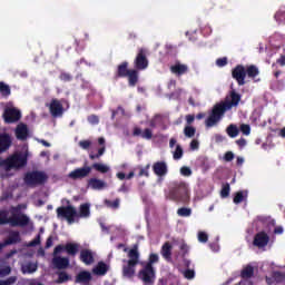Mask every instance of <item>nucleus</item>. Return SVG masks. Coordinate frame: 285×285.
<instances>
[{
  "label": "nucleus",
  "instance_id": "1",
  "mask_svg": "<svg viewBox=\"0 0 285 285\" xmlns=\"http://www.w3.org/2000/svg\"><path fill=\"white\" fill-rule=\"evenodd\" d=\"M240 101L242 95L237 92V90L232 89L226 96L225 100L214 105L209 116L205 120L206 128L217 126V124L224 119L226 112H228V110H233V108H237Z\"/></svg>",
  "mask_w": 285,
  "mask_h": 285
},
{
  "label": "nucleus",
  "instance_id": "2",
  "mask_svg": "<svg viewBox=\"0 0 285 285\" xmlns=\"http://www.w3.org/2000/svg\"><path fill=\"white\" fill-rule=\"evenodd\" d=\"M28 166V156L22 153L16 151L6 159H0V168L10 173V170H21Z\"/></svg>",
  "mask_w": 285,
  "mask_h": 285
},
{
  "label": "nucleus",
  "instance_id": "3",
  "mask_svg": "<svg viewBox=\"0 0 285 285\" xmlns=\"http://www.w3.org/2000/svg\"><path fill=\"white\" fill-rule=\"evenodd\" d=\"M128 61H122L117 66L115 79H125L128 78V86L135 88L139 83V71L137 69H128Z\"/></svg>",
  "mask_w": 285,
  "mask_h": 285
},
{
  "label": "nucleus",
  "instance_id": "4",
  "mask_svg": "<svg viewBox=\"0 0 285 285\" xmlns=\"http://www.w3.org/2000/svg\"><path fill=\"white\" fill-rule=\"evenodd\" d=\"M4 224H10L12 228H16L17 226L23 227L30 224V218L26 214L14 215L8 218V212L0 210V226H3Z\"/></svg>",
  "mask_w": 285,
  "mask_h": 285
},
{
  "label": "nucleus",
  "instance_id": "5",
  "mask_svg": "<svg viewBox=\"0 0 285 285\" xmlns=\"http://www.w3.org/2000/svg\"><path fill=\"white\" fill-rule=\"evenodd\" d=\"M168 198L171 202H180V204H188V186L186 183H175V186L169 190Z\"/></svg>",
  "mask_w": 285,
  "mask_h": 285
},
{
  "label": "nucleus",
  "instance_id": "6",
  "mask_svg": "<svg viewBox=\"0 0 285 285\" xmlns=\"http://www.w3.org/2000/svg\"><path fill=\"white\" fill-rule=\"evenodd\" d=\"M127 265L122 267V275L130 278L135 277V266L139 264V249L137 245L129 249Z\"/></svg>",
  "mask_w": 285,
  "mask_h": 285
},
{
  "label": "nucleus",
  "instance_id": "7",
  "mask_svg": "<svg viewBox=\"0 0 285 285\" xmlns=\"http://www.w3.org/2000/svg\"><path fill=\"white\" fill-rule=\"evenodd\" d=\"M48 181V175L43 171L35 170L28 171L24 175V184L27 186H43Z\"/></svg>",
  "mask_w": 285,
  "mask_h": 285
},
{
  "label": "nucleus",
  "instance_id": "8",
  "mask_svg": "<svg viewBox=\"0 0 285 285\" xmlns=\"http://www.w3.org/2000/svg\"><path fill=\"white\" fill-rule=\"evenodd\" d=\"M56 213L57 217L66 219L68 224H75V219H77V208L72 205L58 207Z\"/></svg>",
  "mask_w": 285,
  "mask_h": 285
},
{
  "label": "nucleus",
  "instance_id": "9",
  "mask_svg": "<svg viewBox=\"0 0 285 285\" xmlns=\"http://www.w3.org/2000/svg\"><path fill=\"white\" fill-rule=\"evenodd\" d=\"M155 278H156L155 267H148L147 265H145L144 268H141L138 272V279H141V282L145 285L155 284Z\"/></svg>",
  "mask_w": 285,
  "mask_h": 285
},
{
  "label": "nucleus",
  "instance_id": "10",
  "mask_svg": "<svg viewBox=\"0 0 285 285\" xmlns=\"http://www.w3.org/2000/svg\"><path fill=\"white\" fill-rule=\"evenodd\" d=\"M79 248H81V245L78 243H67L66 245H58L53 249V255H60V253H63V250H66L67 255H70V257H76L77 253H79Z\"/></svg>",
  "mask_w": 285,
  "mask_h": 285
},
{
  "label": "nucleus",
  "instance_id": "11",
  "mask_svg": "<svg viewBox=\"0 0 285 285\" xmlns=\"http://www.w3.org/2000/svg\"><path fill=\"white\" fill-rule=\"evenodd\" d=\"M148 51L146 49L140 48L138 49V53L134 60V68L139 72V70H146L148 68Z\"/></svg>",
  "mask_w": 285,
  "mask_h": 285
},
{
  "label": "nucleus",
  "instance_id": "12",
  "mask_svg": "<svg viewBox=\"0 0 285 285\" xmlns=\"http://www.w3.org/2000/svg\"><path fill=\"white\" fill-rule=\"evenodd\" d=\"M4 124H17L21 119V111L14 107L4 109L3 115Z\"/></svg>",
  "mask_w": 285,
  "mask_h": 285
},
{
  "label": "nucleus",
  "instance_id": "13",
  "mask_svg": "<svg viewBox=\"0 0 285 285\" xmlns=\"http://www.w3.org/2000/svg\"><path fill=\"white\" fill-rule=\"evenodd\" d=\"M92 173V167L83 166L80 168H76L68 174V178L72 179V181H77L79 179H86Z\"/></svg>",
  "mask_w": 285,
  "mask_h": 285
},
{
  "label": "nucleus",
  "instance_id": "14",
  "mask_svg": "<svg viewBox=\"0 0 285 285\" xmlns=\"http://www.w3.org/2000/svg\"><path fill=\"white\" fill-rule=\"evenodd\" d=\"M232 77L238 83V86H246V68L243 65H237L232 70Z\"/></svg>",
  "mask_w": 285,
  "mask_h": 285
},
{
  "label": "nucleus",
  "instance_id": "15",
  "mask_svg": "<svg viewBox=\"0 0 285 285\" xmlns=\"http://www.w3.org/2000/svg\"><path fill=\"white\" fill-rule=\"evenodd\" d=\"M268 242H271V236H268L266 232H258L254 236L253 246L256 248H266Z\"/></svg>",
  "mask_w": 285,
  "mask_h": 285
},
{
  "label": "nucleus",
  "instance_id": "16",
  "mask_svg": "<svg viewBox=\"0 0 285 285\" xmlns=\"http://www.w3.org/2000/svg\"><path fill=\"white\" fill-rule=\"evenodd\" d=\"M49 108L51 117H62L63 115V105L57 98L51 99V102L47 105Z\"/></svg>",
  "mask_w": 285,
  "mask_h": 285
},
{
  "label": "nucleus",
  "instance_id": "17",
  "mask_svg": "<svg viewBox=\"0 0 285 285\" xmlns=\"http://www.w3.org/2000/svg\"><path fill=\"white\" fill-rule=\"evenodd\" d=\"M51 263L53 268H57L58 271H63L68 268V266H70V258L53 255Z\"/></svg>",
  "mask_w": 285,
  "mask_h": 285
},
{
  "label": "nucleus",
  "instance_id": "18",
  "mask_svg": "<svg viewBox=\"0 0 285 285\" xmlns=\"http://www.w3.org/2000/svg\"><path fill=\"white\" fill-rule=\"evenodd\" d=\"M10 146H12V138L10 137V134H0V155L8 153V150H10Z\"/></svg>",
  "mask_w": 285,
  "mask_h": 285
},
{
  "label": "nucleus",
  "instance_id": "19",
  "mask_svg": "<svg viewBox=\"0 0 285 285\" xmlns=\"http://www.w3.org/2000/svg\"><path fill=\"white\" fill-rule=\"evenodd\" d=\"M87 187L91 188V190H104L108 188V183L106 180H101L99 178H90L87 181Z\"/></svg>",
  "mask_w": 285,
  "mask_h": 285
},
{
  "label": "nucleus",
  "instance_id": "20",
  "mask_svg": "<svg viewBox=\"0 0 285 285\" xmlns=\"http://www.w3.org/2000/svg\"><path fill=\"white\" fill-rule=\"evenodd\" d=\"M153 170L157 177H166L168 175V164L166 161H156L153 165Z\"/></svg>",
  "mask_w": 285,
  "mask_h": 285
},
{
  "label": "nucleus",
  "instance_id": "21",
  "mask_svg": "<svg viewBox=\"0 0 285 285\" xmlns=\"http://www.w3.org/2000/svg\"><path fill=\"white\" fill-rule=\"evenodd\" d=\"M79 259L86 266H90V265L95 264V254H92V250H90V249H82L80 252Z\"/></svg>",
  "mask_w": 285,
  "mask_h": 285
},
{
  "label": "nucleus",
  "instance_id": "22",
  "mask_svg": "<svg viewBox=\"0 0 285 285\" xmlns=\"http://www.w3.org/2000/svg\"><path fill=\"white\" fill-rule=\"evenodd\" d=\"M28 125L21 122L16 127V137L19 141H26L28 139Z\"/></svg>",
  "mask_w": 285,
  "mask_h": 285
},
{
  "label": "nucleus",
  "instance_id": "23",
  "mask_svg": "<svg viewBox=\"0 0 285 285\" xmlns=\"http://www.w3.org/2000/svg\"><path fill=\"white\" fill-rule=\"evenodd\" d=\"M170 72L173 75H176V77H181L184 75H187L188 66L180 62H176L170 67Z\"/></svg>",
  "mask_w": 285,
  "mask_h": 285
},
{
  "label": "nucleus",
  "instance_id": "24",
  "mask_svg": "<svg viewBox=\"0 0 285 285\" xmlns=\"http://www.w3.org/2000/svg\"><path fill=\"white\" fill-rule=\"evenodd\" d=\"M90 282H92V274L88 271H82L76 276V284L88 285Z\"/></svg>",
  "mask_w": 285,
  "mask_h": 285
},
{
  "label": "nucleus",
  "instance_id": "25",
  "mask_svg": "<svg viewBox=\"0 0 285 285\" xmlns=\"http://www.w3.org/2000/svg\"><path fill=\"white\" fill-rule=\"evenodd\" d=\"M132 137H141L142 139H153V129L146 128L141 131V128L135 127L132 130Z\"/></svg>",
  "mask_w": 285,
  "mask_h": 285
},
{
  "label": "nucleus",
  "instance_id": "26",
  "mask_svg": "<svg viewBox=\"0 0 285 285\" xmlns=\"http://www.w3.org/2000/svg\"><path fill=\"white\" fill-rule=\"evenodd\" d=\"M21 242V234L17 230H11L9 236L4 240L6 246H12L13 244H19Z\"/></svg>",
  "mask_w": 285,
  "mask_h": 285
},
{
  "label": "nucleus",
  "instance_id": "27",
  "mask_svg": "<svg viewBox=\"0 0 285 285\" xmlns=\"http://www.w3.org/2000/svg\"><path fill=\"white\" fill-rule=\"evenodd\" d=\"M88 217H90V204H81L79 206V213H77V219H88Z\"/></svg>",
  "mask_w": 285,
  "mask_h": 285
},
{
  "label": "nucleus",
  "instance_id": "28",
  "mask_svg": "<svg viewBox=\"0 0 285 285\" xmlns=\"http://www.w3.org/2000/svg\"><path fill=\"white\" fill-rule=\"evenodd\" d=\"M160 255L164 257V259L170 261L173 257V245L169 242H166L161 246Z\"/></svg>",
  "mask_w": 285,
  "mask_h": 285
},
{
  "label": "nucleus",
  "instance_id": "29",
  "mask_svg": "<svg viewBox=\"0 0 285 285\" xmlns=\"http://www.w3.org/2000/svg\"><path fill=\"white\" fill-rule=\"evenodd\" d=\"M254 275H255V267H253L252 265H247L240 272V277L243 279H250V277H253Z\"/></svg>",
  "mask_w": 285,
  "mask_h": 285
},
{
  "label": "nucleus",
  "instance_id": "30",
  "mask_svg": "<svg viewBox=\"0 0 285 285\" xmlns=\"http://www.w3.org/2000/svg\"><path fill=\"white\" fill-rule=\"evenodd\" d=\"M248 199V191L239 190L234 195V204H242V202H246Z\"/></svg>",
  "mask_w": 285,
  "mask_h": 285
},
{
  "label": "nucleus",
  "instance_id": "31",
  "mask_svg": "<svg viewBox=\"0 0 285 285\" xmlns=\"http://www.w3.org/2000/svg\"><path fill=\"white\" fill-rule=\"evenodd\" d=\"M94 273L95 275H106V273H108V265L104 262H99L94 268Z\"/></svg>",
  "mask_w": 285,
  "mask_h": 285
},
{
  "label": "nucleus",
  "instance_id": "32",
  "mask_svg": "<svg viewBox=\"0 0 285 285\" xmlns=\"http://www.w3.org/2000/svg\"><path fill=\"white\" fill-rule=\"evenodd\" d=\"M245 72L247 77H249V79H255V77L259 75V69L257 68V66L252 65L245 69Z\"/></svg>",
  "mask_w": 285,
  "mask_h": 285
},
{
  "label": "nucleus",
  "instance_id": "33",
  "mask_svg": "<svg viewBox=\"0 0 285 285\" xmlns=\"http://www.w3.org/2000/svg\"><path fill=\"white\" fill-rule=\"evenodd\" d=\"M226 134L232 139H235L239 135V128H237V125L232 124L226 128Z\"/></svg>",
  "mask_w": 285,
  "mask_h": 285
},
{
  "label": "nucleus",
  "instance_id": "34",
  "mask_svg": "<svg viewBox=\"0 0 285 285\" xmlns=\"http://www.w3.org/2000/svg\"><path fill=\"white\" fill-rule=\"evenodd\" d=\"M91 168H94V170H97V173H101L102 175H106V173L110 171V167L99 163L92 164Z\"/></svg>",
  "mask_w": 285,
  "mask_h": 285
},
{
  "label": "nucleus",
  "instance_id": "35",
  "mask_svg": "<svg viewBox=\"0 0 285 285\" xmlns=\"http://www.w3.org/2000/svg\"><path fill=\"white\" fill-rule=\"evenodd\" d=\"M272 275L276 284H285V273L275 271L272 273Z\"/></svg>",
  "mask_w": 285,
  "mask_h": 285
},
{
  "label": "nucleus",
  "instance_id": "36",
  "mask_svg": "<svg viewBox=\"0 0 285 285\" xmlns=\"http://www.w3.org/2000/svg\"><path fill=\"white\" fill-rule=\"evenodd\" d=\"M120 204L121 200L119 198H116L115 200L105 199V206H107V208H112V210H117Z\"/></svg>",
  "mask_w": 285,
  "mask_h": 285
},
{
  "label": "nucleus",
  "instance_id": "37",
  "mask_svg": "<svg viewBox=\"0 0 285 285\" xmlns=\"http://www.w3.org/2000/svg\"><path fill=\"white\" fill-rule=\"evenodd\" d=\"M177 215L178 217H190V215H193V209L188 207L178 208Z\"/></svg>",
  "mask_w": 285,
  "mask_h": 285
},
{
  "label": "nucleus",
  "instance_id": "38",
  "mask_svg": "<svg viewBox=\"0 0 285 285\" xmlns=\"http://www.w3.org/2000/svg\"><path fill=\"white\" fill-rule=\"evenodd\" d=\"M37 268H38L37 264L28 263L22 267V273H29V274L37 273Z\"/></svg>",
  "mask_w": 285,
  "mask_h": 285
},
{
  "label": "nucleus",
  "instance_id": "39",
  "mask_svg": "<svg viewBox=\"0 0 285 285\" xmlns=\"http://www.w3.org/2000/svg\"><path fill=\"white\" fill-rule=\"evenodd\" d=\"M229 196H230V184L226 183L222 187L220 197L223 199H226V197H229Z\"/></svg>",
  "mask_w": 285,
  "mask_h": 285
},
{
  "label": "nucleus",
  "instance_id": "40",
  "mask_svg": "<svg viewBox=\"0 0 285 285\" xmlns=\"http://www.w3.org/2000/svg\"><path fill=\"white\" fill-rule=\"evenodd\" d=\"M159 262V255L151 253L149 255L148 262L145 266H148L149 268H153V264H157Z\"/></svg>",
  "mask_w": 285,
  "mask_h": 285
},
{
  "label": "nucleus",
  "instance_id": "41",
  "mask_svg": "<svg viewBox=\"0 0 285 285\" xmlns=\"http://www.w3.org/2000/svg\"><path fill=\"white\" fill-rule=\"evenodd\" d=\"M195 132H197V129H195V127H193V126H186L184 128V135H185V137H188L189 139L195 137Z\"/></svg>",
  "mask_w": 285,
  "mask_h": 285
},
{
  "label": "nucleus",
  "instance_id": "42",
  "mask_svg": "<svg viewBox=\"0 0 285 285\" xmlns=\"http://www.w3.org/2000/svg\"><path fill=\"white\" fill-rule=\"evenodd\" d=\"M68 281H70V275H68V273L66 272L58 273L57 284H63Z\"/></svg>",
  "mask_w": 285,
  "mask_h": 285
},
{
  "label": "nucleus",
  "instance_id": "43",
  "mask_svg": "<svg viewBox=\"0 0 285 285\" xmlns=\"http://www.w3.org/2000/svg\"><path fill=\"white\" fill-rule=\"evenodd\" d=\"M105 153L106 146H102L101 148L98 149L97 154H89V159H91V161H95V159H99L100 157H102Z\"/></svg>",
  "mask_w": 285,
  "mask_h": 285
},
{
  "label": "nucleus",
  "instance_id": "44",
  "mask_svg": "<svg viewBox=\"0 0 285 285\" xmlns=\"http://www.w3.org/2000/svg\"><path fill=\"white\" fill-rule=\"evenodd\" d=\"M183 157H184V148H181V145H177L174 151V159L179 160Z\"/></svg>",
  "mask_w": 285,
  "mask_h": 285
},
{
  "label": "nucleus",
  "instance_id": "45",
  "mask_svg": "<svg viewBox=\"0 0 285 285\" xmlns=\"http://www.w3.org/2000/svg\"><path fill=\"white\" fill-rule=\"evenodd\" d=\"M59 79H60V81H63L65 83H68V82L72 81V75H70L66 71H62L59 76Z\"/></svg>",
  "mask_w": 285,
  "mask_h": 285
},
{
  "label": "nucleus",
  "instance_id": "46",
  "mask_svg": "<svg viewBox=\"0 0 285 285\" xmlns=\"http://www.w3.org/2000/svg\"><path fill=\"white\" fill-rule=\"evenodd\" d=\"M0 92L2 94L3 97H9L10 95V86L0 82Z\"/></svg>",
  "mask_w": 285,
  "mask_h": 285
},
{
  "label": "nucleus",
  "instance_id": "47",
  "mask_svg": "<svg viewBox=\"0 0 285 285\" xmlns=\"http://www.w3.org/2000/svg\"><path fill=\"white\" fill-rule=\"evenodd\" d=\"M277 23H285V11H277L274 16Z\"/></svg>",
  "mask_w": 285,
  "mask_h": 285
},
{
  "label": "nucleus",
  "instance_id": "48",
  "mask_svg": "<svg viewBox=\"0 0 285 285\" xmlns=\"http://www.w3.org/2000/svg\"><path fill=\"white\" fill-rule=\"evenodd\" d=\"M87 121L91 124V126H97L99 124V116L90 115L87 117Z\"/></svg>",
  "mask_w": 285,
  "mask_h": 285
},
{
  "label": "nucleus",
  "instance_id": "49",
  "mask_svg": "<svg viewBox=\"0 0 285 285\" xmlns=\"http://www.w3.org/2000/svg\"><path fill=\"white\" fill-rule=\"evenodd\" d=\"M185 279H194L195 278V271L194 269H185L183 272Z\"/></svg>",
  "mask_w": 285,
  "mask_h": 285
},
{
  "label": "nucleus",
  "instance_id": "50",
  "mask_svg": "<svg viewBox=\"0 0 285 285\" xmlns=\"http://www.w3.org/2000/svg\"><path fill=\"white\" fill-rule=\"evenodd\" d=\"M148 170H150V165H147L145 168H141L138 173V177H150Z\"/></svg>",
  "mask_w": 285,
  "mask_h": 285
},
{
  "label": "nucleus",
  "instance_id": "51",
  "mask_svg": "<svg viewBox=\"0 0 285 285\" xmlns=\"http://www.w3.org/2000/svg\"><path fill=\"white\" fill-rule=\"evenodd\" d=\"M180 175H183V177H190V175H193V170L190 167L184 166L180 168Z\"/></svg>",
  "mask_w": 285,
  "mask_h": 285
},
{
  "label": "nucleus",
  "instance_id": "52",
  "mask_svg": "<svg viewBox=\"0 0 285 285\" xmlns=\"http://www.w3.org/2000/svg\"><path fill=\"white\" fill-rule=\"evenodd\" d=\"M216 66H218V68H224V66H228V58L226 57L218 58L216 60Z\"/></svg>",
  "mask_w": 285,
  "mask_h": 285
},
{
  "label": "nucleus",
  "instance_id": "53",
  "mask_svg": "<svg viewBox=\"0 0 285 285\" xmlns=\"http://www.w3.org/2000/svg\"><path fill=\"white\" fill-rule=\"evenodd\" d=\"M79 146L82 148V150H88L92 146V141L90 140H80Z\"/></svg>",
  "mask_w": 285,
  "mask_h": 285
},
{
  "label": "nucleus",
  "instance_id": "54",
  "mask_svg": "<svg viewBox=\"0 0 285 285\" xmlns=\"http://www.w3.org/2000/svg\"><path fill=\"white\" fill-rule=\"evenodd\" d=\"M198 242H200L202 244H206V242H208V234H206L205 232H199Z\"/></svg>",
  "mask_w": 285,
  "mask_h": 285
},
{
  "label": "nucleus",
  "instance_id": "55",
  "mask_svg": "<svg viewBox=\"0 0 285 285\" xmlns=\"http://www.w3.org/2000/svg\"><path fill=\"white\" fill-rule=\"evenodd\" d=\"M240 132H243V135H250V125H246V124H243L240 125Z\"/></svg>",
  "mask_w": 285,
  "mask_h": 285
},
{
  "label": "nucleus",
  "instance_id": "56",
  "mask_svg": "<svg viewBox=\"0 0 285 285\" xmlns=\"http://www.w3.org/2000/svg\"><path fill=\"white\" fill-rule=\"evenodd\" d=\"M180 250L183 253V257H186V255H188V252L190 250V247H188V244L183 243L180 245Z\"/></svg>",
  "mask_w": 285,
  "mask_h": 285
},
{
  "label": "nucleus",
  "instance_id": "57",
  "mask_svg": "<svg viewBox=\"0 0 285 285\" xmlns=\"http://www.w3.org/2000/svg\"><path fill=\"white\" fill-rule=\"evenodd\" d=\"M233 159H235V154H233V151L225 153V155H224L225 161H233Z\"/></svg>",
  "mask_w": 285,
  "mask_h": 285
},
{
  "label": "nucleus",
  "instance_id": "58",
  "mask_svg": "<svg viewBox=\"0 0 285 285\" xmlns=\"http://www.w3.org/2000/svg\"><path fill=\"white\" fill-rule=\"evenodd\" d=\"M41 244V236L38 235L30 244L29 246H39Z\"/></svg>",
  "mask_w": 285,
  "mask_h": 285
},
{
  "label": "nucleus",
  "instance_id": "59",
  "mask_svg": "<svg viewBox=\"0 0 285 285\" xmlns=\"http://www.w3.org/2000/svg\"><path fill=\"white\" fill-rule=\"evenodd\" d=\"M128 190H130V187L128 185H126V183H124L119 189L118 193H128Z\"/></svg>",
  "mask_w": 285,
  "mask_h": 285
},
{
  "label": "nucleus",
  "instance_id": "60",
  "mask_svg": "<svg viewBox=\"0 0 285 285\" xmlns=\"http://www.w3.org/2000/svg\"><path fill=\"white\" fill-rule=\"evenodd\" d=\"M197 148H199V141H197V140H191V141H190V149H191V150H197Z\"/></svg>",
  "mask_w": 285,
  "mask_h": 285
},
{
  "label": "nucleus",
  "instance_id": "61",
  "mask_svg": "<svg viewBox=\"0 0 285 285\" xmlns=\"http://www.w3.org/2000/svg\"><path fill=\"white\" fill-rule=\"evenodd\" d=\"M237 146H239V148H244V146H246V139L245 138H239L238 140H236Z\"/></svg>",
  "mask_w": 285,
  "mask_h": 285
},
{
  "label": "nucleus",
  "instance_id": "62",
  "mask_svg": "<svg viewBox=\"0 0 285 285\" xmlns=\"http://www.w3.org/2000/svg\"><path fill=\"white\" fill-rule=\"evenodd\" d=\"M276 63H278V66L284 67L285 66V56H281L277 60Z\"/></svg>",
  "mask_w": 285,
  "mask_h": 285
},
{
  "label": "nucleus",
  "instance_id": "63",
  "mask_svg": "<svg viewBox=\"0 0 285 285\" xmlns=\"http://www.w3.org/2000/svg\"><path fill=\"white\" fill-rule=\"evenodd\" d=\"M238 285H253V282H250V279L248 278H243Z\"/></svg>",
  "mask_w": 285,
  "mask_h": 285
},
{
  "label": "nucleus",
  "instance_id": "64",
  "mask_svg": "<svg viewBox=\"0 0 285 285\" xmlns=\"http://www.w3.org/2000/svg\"><path fill=\"white\" fill-rule=\"evenodd\" d=\"M52 246V236H49L46 242L45 248H51Z\"/></svg>",
  "mask_w": 285,
  "mask_h": 285
}]
</instances>
